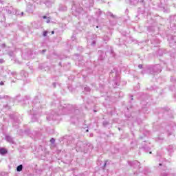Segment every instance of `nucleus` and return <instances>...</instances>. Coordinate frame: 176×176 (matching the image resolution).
<instances>
[{"mask_svg": "<svg viewBox=\"0 0 176 176\" xmlns=\"http://www.w3.org/2000/svg\"><path fill=\"white\" fill-rule=\"evenodd\" d=\"M0 153L1 155H6V153H8V151H6V148H0Z\"/></svg>", "mask_w": 176, "mask_h": 176, "instance_id": "f257e3e1", "label": "nucleus"}, {"mask_svg": "<svg viewBox=\"0 0 176 176\" xmlns=\"http://www.w3.org/2000/svg\"><path fill=\"white\" fill-rule=\"evenodd\" d=\"M22 170H23V165H19V166H17V168H16V171L20 172V171H21Z\"/></svg>", "mask_w": 176, "mask_h": 176, "instance_id": "f03ea898", "label": "nucleus"}, {"mask_svg": "<svg viewBox=\"0 0 176 176\" xmlns=\"http://www.w3.org/2000/svg\"><path fill=\"white\" fill-rule=\"evenodd\" d=\"M45 5H46V6H48V8H50V6H51L50 3L48 2V1H47V2L45 3Z\"/></svg>", "mask_w": 176, "mask_h": 176, "instance_id": "7ed1b4c3", "label": "nucleus"}, {"mask_svg": "<svg viewBox=\"0 0 176 176\" xmlns=\"http://www.w3.org/2000/svg\"><path fill=\"white\" fill-rule=\"evenodd\" d=\"M55 140H54V138H52L51 140H50V142L52 143V144H54V142H55Z\"/></svg>", "mask_w": 176, "mask_h": 176, "instance_id": "20e7f679", "label": "nucleus"}, {"mask_svg": "<svg viewBox=\"0 0 176 176\" xmlns=\"http://www.w3.org/2000/svg\"><path fill=\"white\" fill-rule=\"evenodd\" d=\"M45 21L46 23H50V19L47 18Z\"/></svg>", "mask_w": 176, "mask_h": 176, "instance_id": "39448f33", "label": "nucleus"}, {"mask_svg": "<svg viewBox=\"0 0 176 176\" xmlns=\"http://www.w3.org/2000/svg\"><path fill=\"white\" fill-rule=\"evenodd\" d=\"M47 35V32H43V36H46Z\"/></svg>", "mask_w": 176, "mask_h": 176, "instance_id": "423d86ee", "label": "nucleus"}, {"mask_svg": "<svg viewBox=\"0 0 176 176\" xmlns=\"http://www.w3.org/2000/svg\"><path fill=\"white\" fill-rule=\"evenodd\" d=\"M85 90H87V91H90V88H89V87H85Z\"/></svg>", "mask_w": 176, "mask_h": 176, "instance_id": "0eeeda50", "label": "nucleus"}, {"mask_svg": "<svg viewBox=\"0 0 176 176\" xmlns=\"http://www.w3.org/2000/svg\"><path fill=\"white\" fill-rule=\"evenodd\" d=\"M138 67H139V68L141 69V68H142V65H139Z\"/></svg>", "mask_w": 176, "mask_h": 176, "instance_id": "6e6552de", "label": "nucleus"}, {"mask_svg": "<svg viewBox=\"0 0 176 176\" xmlns=\"http://www.w3.org/2000/svg\"><path fill=\"white\" fill-rule=\"evenodd\" d=\"M92 43H93V45H96V42L95 41H93Z\"/></svg>", "mask_w": 176, "mask_h": 176, "instance_id": "1a4fd4ad", "label": "nucleus"}, {"mask_svg": "<svg viewBox=\"0 0 176 176\" xmlns=\"http://www.w3.org/2000/svg\"><path fill=\"white\" fill-rule=\"evenodd\" d=\"M43 18V19H47L46 16H44Z\"/></svg>", "mask_w": 176, "mask_h": 176, "instance_id": "9d476101", "label": "nucleus"}, {"mask_svg": "<svg viewBox=\"0 0 176 176\" xmlns=\"http://www.w3.org/2000/svg\"><path fill=\"white\" fill-rule=\"evenodd\" d=\"M0 85H3V82H1L0 83Z\"/></svg>", "mask_w": 176, "mask_h": 176, "instance_id": "9b49d317", "label": "nucleus"}, {"mask_svg": "<svg viewBox=\"0 0 176 176\" xmlns=\"http://www.w3.org/2000/svg\"><path fill=\"white\" fill-rule=\"evenodd\" d=\"M52 34H54V31H52Z\"/></svg>", "mask_w": 176, "mask_h": 176, "instance_id": "f8f14e48", "label": "nucleus"}, {"mask_svg": "<svg viewBox=\"0 0 176 176\" xmlns=\"http://www.w3.org/2000/svg\"><path fill=\"white\" fill-rule=\"evenodd\" d=\"M21 14H22V15L24 14V12H21Z\"/></svg>", "mask_w": 176, "mask_h": 176, "instance_id": "ddd939ff", "label": "nucleus"}, {"mask_svg": "<svg viewBox=\"0 0 176 176\" xmlns=\"http://www.w3.org/2000/svg\"><path fill=\"white\" fill-rule=\"evenodd\" d=\"M87 131H89V130H88V129L87 130Z\"/></svg>", "mask_w": 176, "mask_h": 176, "instance_id": "4468645a", "label": "nucleus"}]
</instances>
